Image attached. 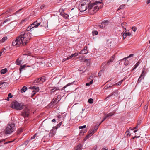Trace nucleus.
Wrapping results in <instances>:
<instances>
[{"mask_svg": "<svg viewBox=\"0 0 150 150\" xmlns=\"http://www.w3.org/2000/svg\"><path fill=\"white\" fill-rule=\"evenodd\" d=\"M63 17L65 19H67L69 17V15L66 14L64 13L63 14Z\"/></svg>", "mask_w": 150, "mask_h": 150, "instance_id": "nucleus-41", "label": "nucleus"}, {"mask_svg": "<svg viewBox=\"0 0 150 150\" xmlns=\"http://www.w3.org/2000/svg\"><path fill=\"white\" fill-rule=\"evenodd\" d=\"M90 59H85L84 61V62H85L86 63V64L88 66L90 64Z\"/></svg>", "mask_w": 150, "mask_h": 150, "instance_id": "nucleus-27", "label": "nucleus"}, {"mask_svg": "<svg viewBox=\"0 0 150 150\" xmlns=\"http://www.w3.org/2000/svg\"><path fill=\"white\" fill-rule=\"evenodd\" d=\"M70 59V58L69 57V56H68V57H67V58H65V59H63V60L62 62H63L65 61L66 60L69 59Z\"/></svg>", "mask_w": 150, "mask_h": 150, "instance_id": "nucleus-48", "label": "nucleus"}, {"mask_svg": "<svg viewBox=\"0 0 150 150\" xmlns=\"http://www.w3.org/2000/svg\"><path fill=\"white\" fill-rule=\"evenodd\" d=\"M80 3L82 4L83 5L86 6L88 7L89 6L91 5L90 0H81L80 2Z\"/></svg>", "mask_w": 150, "mask_h": 150, "instance_id": "nucleus-5", "label": "nucleus"}, {"mask_svg": "<svg viewBox=\"0 0 150 150\" xmlns=\"http://www.w3.org/2000/svg\"><path fill=\"white\" fill-rule=\"evenodd\" d=\"M45 5H42L40 7V8L42 9L45 7Z\"/></svg>", "mask_w": 150, "mask_h": 150, "instance_id": "nucleus-59", "label": "nucleus"}, {"mask_svg": "<svg viewBox=\"0 0 150 150\" xmlns=\"http://www.w3.org/2000/svg\"><path fill=\"white\" fill-rule=\"evenodd\" d=\"M139 126V125H137L135 127L133 128V129H136L138 128Z\"/></svg>", "mask_w": 150, "mask_h": 150, "instance_id": "nucleus-57", "label": "nucleus"}, {"mask_svg": "<svg viewBox=\"0 0 150 150\" xmlns=\"http://www.w3.org/2000/svg\"><path fill=\"white\" fill-rule=\"evenodd\" d=\"M118 92L117 90L115 91L113 93H111L107 97L105 98V100H107L108 98L112 96V95H114V96H118Z\"/></svg>", "mask_w": 150, "mask_h": 150, "instance_id": "nucleus-11", "label": "nucleus"}, {"mask_svg": "<svg viewBox=\"0 0 150 150\" xmlns=\"http://www.w3.org/2000/svg\"><path fill=\"white\" fill-rule=\"evenodd\" d=\"M87 47H85L83 49V50H84V51H87Z\"/></svg>", "mask_w": 150, "mask_h": 150, "instance_id": "nucleus-56", "label": "nucleus"}, {"mask_svg": "<svg viewBox=\"0 0 150 150\" xmlns=\"http://www.w3.org/2000/svg\"><path fill=\"white\" fill-rule=\"evenodd\" d=\"M29 142V141L28 140H27L26 141L25 143V144L26 145H27V144H28V143Z\"/></svg>", "mask_w": 150, "mask_h": 150, "instance_id": "nucleus-62", "label": "nucleus"}, {"mask_svg": "<svg viewBox=\"0 0 150 150\" xmlns=\"http://www.w3.org/2000/svg\"><path fill=\"white\" fill-rule=\"evenodd\" d=\"M140 63V62L139 61H138L136 64H135V65L134 66V68L132 69V70H133L134 69H135L139 65V64Z\"/></svg>", "mask_w": 150, "mask_h": 150, "instance_id": "nucleus-33", "label": "nucleus"}, {"mask_svg": "<svg viewBox=\"0 0 150 150\" xmlns=\"http://www.w3.org/2000/svg\"><path fill=\"white\" fill-rule=\"evenodd\" d=\"M16 64L18 65H19L21 63V60H19V59H17L16 61Z\"/></svg>", "mask_w": 150, "mask_h": 150, "instance_id": "nucleus-40", "label": "nucleus"}, {"mask_svg": "<svg viewBox=\"0 0 150 150\" xmlns=\"http://www.w3.org/2000/svg\"><path fill=\"white\" fill-rule=\"evenodd\" d=\"M86 127V125H84L83 126H80L79 127V129H82L81 130L80 132V134L81 135V134L82 133H84L86 132V129H85Z\"/></svg>", "mask_w": 150, "mask_h": 150, "instance_id": "nucleus-13", "label": "nucleus"}, {"mask_svg": "<svg viewBox=\"0 0 150 150\" xmlns=\"http://www.w3.org/2000/svg\"><path fill=\"white\" fill-rule=\"evenodd\" d=\"M53 131V130L51 131L50 132L49 134V136L50 137H52L54 135L53 134L52 132Z\"/></svg>", "mask_w": 150, "mask_h": 150, "instance_id": "nucleus-46", "label": "nucleus"}, {"mask_svg": "<svg viewBox=\"0 0 150 150\" xmlns=\"http://www.w3.org/2000/svg\"><path fill=\"white\" fill-rule=\"evenodd\" d=\"M8 84L6 82H0V86H1V85H2L3 86L4 85L5 86H8ZM2 86H1V87H0V88H1V87Z\"/></svg>", "mask_w": 150, "mask_h": 150, "instance_id": "nucleus-22", "label": "nucleus"}, {"mask_svg": "<svg viewBox=\"0 0 150 150\" xmlns=\"http://www.w3.org/2000/svg\"><path fill=\"white\" fill-rule=\"evenodd\" d=\"M32 88V89H34L36 91H36V92H38L39 91V88L38 87H35V86H33V87H32L31 88Z\"/></svg>", "mask_w": 150, "mask_h": 150, "instance_id": "nucleus-28", "label": "nucleus"}, {"mask_svg": "<svg viewBox=\"0 0 150 150\" xmlns=\"http://www.w3.org/2000/svg\"><path fill=\"white\" fill-rule=\"evenodd\" d=\"M107 117H105L103 118V119L102 120V121L100 123V125L101 123L103 122L106 118Z\"/></svg>", "mask_w": 150, "mask_h": 150, "instance_id": "nucleus-55", "label": "nucleus"}, {"mask_svg": "<svg viewBox=\"0 0 150 150\" xmlns=\"http://www.w3.org/2000/svg\"><path fill=\"white\" fill-rule=\"evenodd\" d=\"M62 121L60 122L57 125V127H60L61 125H62Z\"/></svg>", "mask_w": 150, "mask_h": 150, "instance_id": "nucleus-54", "label": "nucleus"}, {"mask_svg": "<svg viewBox=\"0 0 150 150\" xmlns=\"http://www.w3.org/2000/svg\"><path fill=\"white\" fill-rule=\"evenodd\" d=\"M16 129V127L14 123H11L10 124V133L15 131Z\"/></svg>", "mask_w": 150, "mask_h": 150, "instance_id": "nucleus-9", "label": "nucleus"}, {"mask_svg": "<svg viewBox=\"0 0 150 150\" xmlns=\"http://www.w3.org/2000/svg\"><path fill=\"white\" fill-rule=\"evenodd\" d=\"M37 134V133H36L32 137H31V139H35V137Z\"/></svg>", "mask_w": 150, "mask_h": 150, "instance_id": "nucleus-51", "label": "nucleus"}, {"mask_svg": "<svg viewBox=\"0 0 150 150\" xmlns=\"http://www.w3.org/2000/svg\"><path fill=\"white\" fill-rule=\"evenodd\" d=\"M88 133L91 134V135H92L94 133L93 131V130H90L88 132Z\"/></svg>", "mask_w": 150, "mask_h": 150, "instance_id": "nucleus-45", "label": "nucleus"}, {"mask_svg": "<svg viewBox=\"0 0 150 150\" xmlns=\"http://www.w3.org/2000/svg\"><path fill=\"white\" fill-rule=\"evenodd\" d=\"M132 30L134 32H135L137 30V28L135 27H133L132 28Z\"/></svg>", "mask_w": 150, "mask_h": 150, "instance_id": "nucleus-50", "label": "nucleus"}, {"mask_svg": "<svg viewBox=\"0 0 150 150\" xmlns=\"http://www.w3.org/2000/svg\"><path fill=\"white\" fill-rule=\"evenodd\" d=\"M113 115V113H110L108 114L107 115H106V117H108L109 116H112Z\"/></svg>", "mask_w": 150, "mask_h": 150, "instance_id": "nucleus-49", "label": "nucleus"}, {"mask_svg": "<svg viewBox=\"0 0 150 150\" xmlns=\"http://www.w3.org/2000/svg\"><path fill=\"white\" fill-rule=\"evenodd\" d=\"M16 25V22H13L10 23V29H11V30H12L15 28Z\"/></svg>", "mask_w": 150, "mask_h": 150, "instance_id": "nucleus-16", "label": "nucleus"}, {"mask_svg": "<svg viewBox=\"0 0 150 150\" xmlns=\"http://www.w3.org/2000/svg\"><path fill=\"white\" fill-rule=\"evenodd\" d=\"M123 80H121L120 81H119L117 83H116L115 84V85H116L117 86H120L122 82H123Z\"/></svg>", "mask_w": 150, "mask_h": 150, "instance_id": "nucleus-35", "label": "nucleus"}, {"mask_svg": "<svg viewBox=\"0 0 150 150\" xmlns=\"http://www.w3.org/2000/svg\"><path fill=\"white\" fill-rule=\"evenodd\" d=\"M141 124V120L140 119H139L138 120L137 122V125L139 126Z\"/></svg>", "mask_w": 150, "mask_h": 150, "instance_id": "nucleus-44", "label": "nucleus"}, {"mask_svg": "<svg viewBox=\"0 0 150 150\" xmlns=\"http://www.w3.org/2000/svg\"><path fill=\"white\" fill-rule=\"evenodd\" d=\"M26 66L25 65H23L20 66L19 68V70L20 71V73L21 71L25 69Z\"/></svg>", "mask_w": 150, "mask_h": 150, "instance_id": "nucleus-25", "label": "nucleus"}, {"mask_svg": "<svg viewBox=\"0 0 150 150\" xmlns=\"http://www.w3.org/2000/svg\"><path fill=\"white\" fill-rule=\"evenodd\" d=\"M11 107L18 110H20L23 108L22 104L19 103L17 101L12 103L11 104Z\"/></svg>", "mask_w": 150, "mask_h": 150, "instance_id": "nucleus-4", "label": "nucleus"}, {"mask_svg": "<svg viewBox=\"0 0 150 150\" xmlns=\"http://www.w3.org/2000/svg\"><path fill=\"white\" fill-rule=\"evenodd\" d=\"M103 4L100 2L96 1L88 7V12L90 14H93L99 9L102 7Z\"/></svg>", "mask_w": 150, "mask_h": 150, "instance_id": "nucleus-3", "label": "nucleus"}, {"mask_svg": "<svg viewBox=\"0 0 150 150\" xmlns=\"http://www.w3.org/2000/svg\"><path fill=\"white\" fill-rule=\"evenodd\" d=\"M108 20L104 21L102 22L101 24L99 25V27L101 28H104L108 25Z\"/></svg>", "mask_w": 150, "mask_h": 150, "instance_id": "nucleus-7", "label": "nucleus"}, {"mask_svg": "<svg viewBox=\"0 0 150 150\" xmlns=\"http://www.w3.org/2000/svg\"><path fill=\"white\" fill-rule=\"evenodd\" d=\"M9 96H10L9 93L8 94V97L7 98V99H6V100H7L8 101L9 100Z\"/></svg>", "mask_w": 150, "mask_h": 150, "instance_id": "nucleus-58", "label": "nucleus"}, {"mask_svg": "<svg viewBox=\"0 0 150 150\" xmlns=\"http://www.w3.org/2000/svg\"><path fill=\"white\" fill-rule=\"evenodd\" d=\"M92 135H91V134H90L89 133L86 136L85 138L84 139L85 140H86L89 138L90 137H91Z\"/></svg>", "mask_w": 150, "mask_h": 150, "instance_id": "nucleus-38", "label": "nucleus"}, {"mask_svg": "<svg viewBox=\"0 0 150 150\" xmlns=\"http://www.w3.org/2000/svg\"><path fill=\"white\" fill-rule=\"evenodd\" d=\"M115 58V55H113L111 57L109 60L107 62V64L109 65L110 64V63L113 62L114 59Z\"/></svg>", "mask_w": 150, "mask_h": 150, "instance_id": "nucleus-17", "label": "nucleus"}, {"mask_svg": "<svg viewBox=\"0 0 150 150\" xmlns=\"http://www.w3.org/2000/svg\"><path fill=\"white\" fill-rule=\"evenodd\" d=\"M92 135H91V134H90L89 133L86 136L85 138L84 139L85 140H86L89 138L90 137H91Z\"/></svg>", "mask_w": 150, "mask_h": 150, "instance_id": "nucleus-39", "label": "nucleus"}, {"mask_svg": "<svg viewBox=\"0 0 150 150\" xmlns=\"http://www.w3.org/2000/svg\"><path fill=\"white\" fill-rule=\"evenodd\" d=\"M127 30H124L123 33H121L124 39H125L127 36H129L131 35V33L130 32H127Z\"/></svg>", "mask_w": 150, "mask_h": 150, "instance_id": "nucleus-10", "label": "nucleus"}, {"mask_svg": "<svg viewBox=\"0 0 150 150\" xmlns=\"http://www.w3.org/2000/svg\"><path fill=\"white\" fill-rule=\"evenodd\" d=\"M102 72V71H100L99 73H98V76H101V73Z\"/></svg>", "mask_w": 150, "mask_h": 150, "instance_id": "nucleus-60", "label": "nucleus"}, {"mask_svg": "<svg viewBox=\"0 0 150 150\" xmlns=\"http://www.w3.org/2000/svg\"><path fill=\"white\" fill-rule=\"evenodd\" d=\"M58 97L54 98L51 103L49 104V106L50 107H53L56 105L57 103V101Z\"/></svg>", "mask_w": 150, "mask_h": 150, "instance_id": "nucleus-8", "label": "nucleus"}, {"mask_svg": "<svg viewBox=\"0 0 150 150\" xmlns=\"http://www.w3.org/2000/svg\"><path fill=\"white\" fill-rule=\"evenodd\" d=\"M27 31V29L25 32H22L20 35L14 40L12 42V45L13 46H16L17 47H19L21 45L23 46L25 45L29 42L31 39L32 32Z\"/></svg>", "mask_w": 150, "mask_h": 150, "instance_id": "nucleus-1", "label": "nucleus"}, {"mask_svg": "<svg viewBox=\"0 0 150 150\" xmlns=\"http://www.w3.org/2000/svg\"><path fill=\"white\" fill-rule=\"evenodd\" d=\"M7 71V69L5 68L4 69L1 70L0 71V73L1 74H4L6 73Z\"/></svg>", "mask_w": 150, "mask_h": 150, "instance_id": "nucleus-21", "label": "nucleus"}, {"mask_svg": "<svg viewBox=\"0 0 150 150\" xmlns=\"http://www.w3.org/2000/svg\"><path fill=\"white\" fill-rule=\"evenodd\" d=\"M44 60L42 59H37L36 61L39 64H44Z\"/></svg>", "mask_w": 150, "mask_h": 150, "instance_id": "nucleus-18", "label": "nucleus"}, {"mask_svg": "<svg viewBox=\"0 0 150 150\" xmlns=\"http://www.w3.org/2000/svg\"><path fill=\"white\" fill-rule=\"evenodd\" d=\"M82 146L81 144H79L76 148L75 150H81Z\"/></svg>", "mask_w": 150, "mask_h": 150, "instance_id": "nucleus-23", "label": "nucleus"}, {"mask_svg": "<svg viewBox=\"0 0 150 150\" xmlns=\"http://www.w3.org/2000/svg\"><path fill=\"white\" fill-rule=\"evenodd\" d=\"M88 53V51H84V50H81L80 52H79V54H86Z\"/></svg>", "mask_w": 150, "mask_h": 150, "instance_id": "nucleus-29", "label": "nucleus"}, {"mask_svg": "<svg viewBox=\"0 0 150 150\" xmlns=\"http://www.w3.org/2000/svg\"><path fill=\"white\" fill-rule=\"evenodd\" d=\"M41 83V82H40V78H38L34 80V83Z\"/></svg>", "mask_w": 150, "mask_h": 150, "instance_id": "nucleus-32", "label": "nucleus"}, {"mask_svg": "<svg viewBox=\"0 0 150 150\" xmlns=\"http://www.w3.org/2000/svg\"><path fill=\"white\" fill-rule=\"evenodd\" d=\"M27 88L25 86H24L22 88L21 90V93H23V92H25L26 90H27Z\"/></svg>", "mask_w": 150, "mask_h": 150, "instance_id": "nucleus-20", "label": "nucleus"}, {"mask_svg": "<svg viewBox=\"0 0 150 150\" xmlns=\"http://www.w3.org/2000/svg\"><path fill=\"white\" fill-rule=\"evenodd\" d=\"M9 21V19H7L6 20H5L4 21V22H3V23H6V22H7V21Z\"/></svg>", "mask_w": 150, "mask_h": 150, "instance_id": "nucleus-63", "label": "nucleus"}, {"mask_svg": "<svg viewBox=\"0 0 150 150\" xmlns=\"http://www.w3.org/2000/svg\"><path fill=\"white\" fill-rule=\"evenodd\" d=\"M79 54V53L76 52L75 53H74V54H72L71 56H69V57H70V59H71V58H72L74 57H76V56H78Z\"/></svg>", "mask_w": 150, "mask_h": 150, "instance_id": "nucleus-26", "label": "nucleus"}, {"mask_svg": "<svg viewBox=\"0 0 150 150\" xmlns=\"http://www.w3.org/2000/svg\"><path fill=\"white\" fill-rule=\"evenodd\" d=\"M144 71H145V69H143V70L142 73L141 74L140 76L139 77V78L138 79V82H140L141 81V80H142V79H143L144 78Z\"/></svg>", "mask_w": 150, "mask_h": 150, "instance_id": "nucleus-15", "label": "nucleus"}, {"mask_svg": "<svg viewBox=\"0 0 150 150\" xmlns=\"http://www.w3.org/2000/svg\"><path fill=\"white\" fill-rule=\"evenodd\" d=\"M148 105H146L144 107V109L146 110L148 108Z\"/></svg>", "mask_w": 150, "mask_h": 150, "instance_id": "nucleus-61", "label": "nucleus"}, {"mask_svg": "<svg viewBox=\"0 0 150 150\" xmlns=\"http://www.w3.org/2000/svg\"><path fill=\"white\" fill-rule=\"evenodd\" d=\"M92 34L93 35H97L98 34V32L97 31H93L92 32Z\"/></svg>", "mask_w": 150, "mask_h": 150, "instance_id": "nucleus-36", "label": "nucleus"}, {"mask_svg": "<svg viewBox=\"0 0 150 150\" xmlns=\"http://www.w3.org/2000/svg\"><path fill=\"white\" fill-rule=\"evenodd\" d=\"M129 63V62L128 60H126L125 62V65L126 66Z\"/></svg>", "mask_w": 150, "mask_h": 150, "instance_id": "nucleus-47", "label": "nucleus"}, {"mask_svg": "<svg viewBox=\"0 0 150 150\" xmlns=\"http://www.w3.org/2000/svg\"><path fill=\"white\" fill-rule=\"evenodd\" d=\"M59 90V88H58V87H55L52 89H51V92L52 93H53L54 92H55V91H57V90Z\"/></svg>", "mask_w": 150, "mask_h": 150, "instance_id": "nucleus-34", "label": "nucleus"}, {"mask_svg": "<svg viewBox=\"0 0 150 150\" xmlns=\"http://www.w3.org/2000/svg\"><path fill=\"white\" fill-rule=\"evenodd\" d=\"M40 82L41 83H42L45 81V79L44 76L40 78Z\"/></svg>", "mask_w": 150, "mask_h": 150, "instance_id": "nucleus-30", "label": "nucleus"}, {"mask_svg": "<svg viewBox=\"0 0 150 150\" xmlns=\"http://www.w3.org/2000/svg\"><path fill=\"white\" fill-rule=\"evenodd\" d=\"M29 110L27 109L25 110V111L23 113L22 115L25 118L28 117L29 114Z\"/></svg>", "mask_w": 150, "mask_h": 150, "instance_id": "nucleus-12", "label": "nucleus"}, {"mask_svg": "<svg viewBox=\"0 0 150 150\" xmlns=\"http://www.w3.org/2000/svg\"><path fill=\"white\" fill-rule=\"evenodd\" d=\"M98 128V126H97L96 127V128H95V129H92L93 131V132H94V133H95V132H96V131Z\"/></svg>", "mask_w": 150, "mask_h": 150, "instance_id": "nucleus-52", "label": "nucleus"}, {"mask_svg": "<svg viewBox=\"0 0 150 150\" xmlns=\"http://www.w3.org/2000/svg\"><path fill=\"white\" fill-rule=\"evenodd\" d=\"M7 39V37H3L1 40H0L1 43L4 42Z\"/></svg>", "mask_w": 150, "mask_h": 150, "instance_id": "nucleus-31", "label": "nucleus"}, {"mask_svg": "<svg viewBox=\"0 0 150 150\" xmlns=\"http://www.w3.org/2000/svg\"><path fill=\"white\" fill-rule=\"evenodd\" d=\"M93 79H92L90 82H89V84H90V85H91L92 84V83H93Z\"/></svg>", "mask_w": 150, "mask_h": 150, "instance_id": "nucleus-64", "label": "nucleus"}, {"mask_svg": "<svg viewBox=\"0 0 150 150\" xmlns=\"http://www.w3.org/2000/svg\"><path fill=\"white\" fill-rule=\"evenodd\" d=\"M11 77L13 80H16L18 79V74H16L14 72H13L11 75Z\"/></svg>", "mask_w": 150, "mask_h": 150, "instance_id": "nucleus-14", "label": "nucleus"}, {"mask_svg": "<svg viewBox=\"0 0 150 150\" xmlns=\"http://www.w3.org/2000/svg\"><path fill=\"white\" fill-rule=\"evenodd\" d=\"M32 92L33 93L31 95L32 97H33V96H34V95L36 93V91H35L34 90H33L32 91Z\"/></svg>", "mask_w": 150, "mask_h": 150, "instance_id": "nucleus-53", "label": "nucleus"}, {"mask_svg": "<svg viewBox=\"0 0 150 150\" xmlns=\"http://www.w3.org/2000/svg\"><path fill=\"white\" fill-rule=\"evenodd\" d=\"M88 8V7L86 6L83 5L81 4V5L79 6V9L80 12H82L86 10Z\"/></svg>", "mask_w": 150, "mask_h": 150, "instance_id": "nucleus-6", "label": "nucleus"}, {"mask_svg": "<svg viewBox=\"0 0 150 150\" xmlns=\"http://www.w3.org/2000/svg\"><path fill=\"white\" fill-rule=\"evenodd\" d=\"M125 6V5L122 4L119 7L118 9L120 10L121 9H123L124 8Z\"/></svg>", "mask_w": 150, "mask_h": 150, "instance_id": "nucleus-37", "label": "nucleus"}, {"mask_svg": "<svg viewBox=\"0 0 150 150\" xmlns=\"http://www.w3.org/2000/svg\"><path fill=\"white\" fill-rule=\"evenodd\" d=\"M40 25H41V26L43 27V29L44 30L47 29L48 28L47 21H44L40 22L38 20L34 22L32 24L30 25L27 29V30L28 31L30 30V31L31 32L34 30L35 28H37Z\"/></svg>", "mask_w": 150, "mask_h": 150, "instance_id": "nucleus-2", "label": "nucleus"}, {"mask_svg": "<svg viewBox=\"0 0 150 150\" xmlns=\"http://www.w3.org/2000/svg\"><path fill=\"white\" fill-rule=\"evenodd\" d=\"M5 133L7 134L9 133V127L8 126L4 130Z\"/></svg>", "mask_w": 150, "mask_h": 150, "instance_id": "nucleus-24", "label": "nucleus"}, {"mask_svg": "<svg viewBox=\"0 0 150 150\" xmlns=\"http://www.w3.org/2000/svg\"><path fill=\"white\" fill-rule=\"evenodd\" d=\"M93 99L92 98H90L88 100V102L89 103L91 104L93 103Z\"/></svg>", "mask_w": 150, "mask_h": 150, "instance_id": "nucleus-43", "label": "nucleus"}, {"mask_svg": "<svg viewBox=\"0 0 150 150\" xmlns=\"http://www.w3.org/2000/svg\"><path fill=\"white\" fill-rule=\"evenodd\" d=\"M74 82H72V83H68V84H67V85H66L65 86H64L63 88V89H64L67 86L71 85V84L72 83Z\"/></svg>", "mask_w": 150, "mask_h": 150, "instance_id": "nucleus-42", "label": "nucleus"}, {"mask_svg": "<svg viewBox=\"0 0 150 150\" xmlns=\"http://www.w3.org/2000/svg\"><path fill=\"white\" fill-rule=\"evenodd\" d=\"M121 25L122 27L125 29L124 30H127L126 29V28L127 26V23H126L123 22L121 24Z\"/></svg>", "mask_w": 150, "mask_h": 150, "instance_id": "nucleus-19", "label": "nucleus"}]
</instances>
